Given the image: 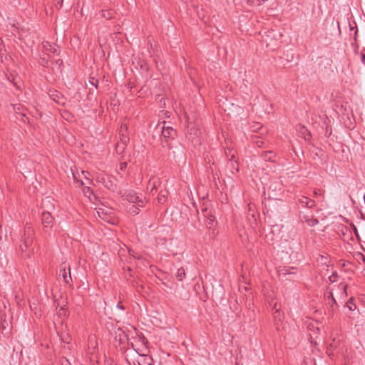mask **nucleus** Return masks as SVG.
<instances>
[{
    "label": "nucleus",
    "mask_w": 365,
    "mask_h": 365,
    "mask_svg": "<svg viewBox=\"0 0 365 365\" xmlns=\"http://www.w3.org/2000/svg\"><path fill=\"white\" fill-rule=\"evenodd\" d=\"M34 230L32 227L26 224L24 227V235L21 239V243L19 245V249L22 253L25 254L26 257H29L34 252L33 242H34Z\"/></svg>",
    "instance_id": "1"
},
{
    "label": "nucleus",
    "mask_w": 365,
    "mask_h": 365,
    "mask_svg": "<svg viewBox=\"0 0 365 365\" xmlns=\"http://www.w3.org/2000/svg\"><path fill=\"white\" fill-rule=\"evenodd\" d=\"M202 212H207L205 215V225L206 227L209 230V235L210 237L214 238L218 234V231L217 230V222L215 220V217L212 215L211 211L207 212V209L202 210Z\"/></svg>",
    "instance_id": "2"
},
{
    "label": "nucleus",
    "mask_w": 365,
    "mask_h": 365,
    "mask_svg": "<svg viewBox=\"0 0 365 365\" xmlns=\"http://www.w3.org/2000/svg\"><path fill=\"white\" fill-rule=\"evenodd\" d=\"M125 200L129 202L136 205L138 207H143L147 202L146 198L143 195H138L133 191L128 192L125 196Z\"/></svg>",
    "instance_id": "3"
},
{
    "label": "nucleus",
    "mask_w": 365,
    "mask_h": 365,
    "mask_svg": "<svg viewBox=\"0 0 365 365\" xmlns=\"http://www.w3.org/2000/svg\"><path fill=\"white\" fill-rule=\"evenodd\" d=\"M59 276L61 277L63 281L67 284L71 281L70 267L65 262H63L60 265Z\"/></svg>",
    "instance_id": "4"
},
{
    "label": "nucleus",
    "mask_w": 365,
    "mask_h": 365,
    "mask_svg": "<svg viewBox=\"0 0 365 365\" xmlns=\"http://www.w3.org/2000/svg\"><path fill=\"white\" fill-rule=\"evenodd\" d=\"M199 130L192 127L189 128L187 133V138L193 143V144H200V138L199 137Z\"/></svg>",
    "instance_id": "5"
},
{
    "label": "nucleus",
    "mask_w": 365,
    "mask_h": 365,
    "mask_svg": "<svg viewBox=\"0 0 365 365\" xmlns=\"http://www.w3.org/2000/svg\"><path fill=\"white\" fill-rule=\"evenodd\" d=\"M42 224L44 227H51L53 224V217L48 212L43 211L41 215Z\"/></svg>",
    "instance_id": "6"
},
{
    "label": "nucleus",
    "mask_w": 365,
    "mask_h": 365,
    "mask_svg": "<svg viewBox=\"0 0 365 365\" xmlns=\"http://www.w3.org/2000/svg\"><path fill=\"white\" fill-rule=\"evenodd\" d=\"M164 125L162 127V135L165 138H174L176 135V131L171 126H165V122L163 123Z\"/></svg>",
    "instance_id": "7"
},
{
    "label": "nucleus",
    "mask_w": 365,
    "mask_h": 365,
    "mask_svg": "<svg viewBox=\"0 0 365 365\" xmlns=\"http://www.w3.org/2000/svg\"><path fill=\"white\" fill-rule=\"evenodd\" d=\"M298 201L302 205V206L306 207L307 208H312L316 205L314 200L306 196H301L298 199Z\"/></svg>",
    "instance_id": "8"
},
{
    "label": "nucleus",
    "mask_w": 365,
    "mask_h": 365,
    "mask_svg": "<svg viewBox=\"0 0 365 365\" xmlns=\"http://www.w3.org/2000/svg\"><path fill=\"white\" fill-rule=\"evenodd\" d=\"M262 157L265 161L274 162L276 155L272 151H265L262 153Z\"/></svg>",
    "instance_id": "9"
},
{
    "label": "nucleus",
    "mask_w": 365,
    "mask_h": 365,
    "mask_svg": "<svg viewBox=\"0 0 365 365\" xmlns=\"http://www.w3.org/2000/svg\"><path fill=\"white\" fill-rule=\"evenodd\" d=\"M302 220L307 222L311 227L315 226L319 222L318 220L312 216H304Z\"/></svg>",
    "instance_id": "10"
},
{
    "label": "nucleus",
    "mask_w": 365,
    "mask_h": 365,
    "mask_svg": "<svg viewBox=\"0 0 365 365\" xmlns=\"http://www.w3.org/2000/svg\"><path fill=\"white\" fill-rule=\"evenodd\" d=\"M114 14H115V11L111 9L102 10L101 11V17L104 18L107 20L113 19L114 16Z\"/></svg>",
    "instance_id": "11"
},
{
    "label": "nucleus",
    "mask_w": 365,
    "mask_h": 365,
    "mask_svg": "<svg viewBox=\"0 0 365 365\" xmlns=\"http://www.w3.org/2000/svg\"><path fill=\"white\" fill-rule=\"evenodd\" d=\"M97 213L99 217L103 219V220L106 222H109V216L107 211H105L103 208H98L97 210Z\"/></svg>",
    "instance_id": "12"
},
{
    "label": "nucleus",
    "mask_w": 365,
    "mask_h": 365,
    "mask_svg": "<svg viewBox=\"0 0 365 365\" xmlns=\"http://www.w3.org/2000/svg\"><path fill=\"white\" fill-rule=\"evenodd\" d=\"M167 195V190H160L158 197V202L160 204H163L166 200Z\"/></svg>",
    "instance_id": "13"
},
{
    "label": "nucleus",
    "mask_w": 365,
    "mask_h": 365,
    "mask_svg": "<svg viewBox=\"0 0 365 365\" xmlns=\"http://www.w3.org/2000/svg\"><path fill=\"white\" fill-rule=\"evenodd\" d=\"M104 185L108 190L112 191H115L117 188L116 184L113 183V182L110 180V177L107 178L106 182H105Z\"/></svg>",
    "instance_id": "14"
},
{
    "label": "nucleus",
    "mask_w": 365,
    "mask_h": 365,
    "mask_svg": "<svg viewBox=\"0 0 365 365\" xmlns=\"http://www.w3.org/2000/svg\"><path fill=\"white\" fill-rule=\"evenodd\" d=\"M43 46L46 51L52 52L53 53H57V49L54 46L51 45L48 41L43 42Z\"/></svg>",
    "instance_id": "15"
},
{
    "label": "nucleus",
    "mask_w": 365,
    "mask_h": 365,
    "mask_svg": "<svg viewBox=\"0 0 365 365\" xmlns=\"http://www.w3.org/2000/svg\"><path fill=\"white\" fill-rule=\"evenodd\" d=\"M147 190H150V192H153L157 190V181L150 179L148 182Z\"/></svg>",
    "instance_id": "16"
},
{
    "label": "nucleus",
    "mask_w": 365,
    "mask_h": 365,
    "mask_svg": "<svg viewBox=\"0 0 365 365\" xmlns=\"http://www.w3.org/2000/svg\"><path fill=\"white\" fill-rule=\"evenodd\" d=\"M185 277V272L184 268L180 267L177 270L176 273V278L179 281H182L183 279Z\"/></svg>",
    "instance_id": "17"
},
{
    "label": "nucleus",
    "mask_w": 365,
    "mask_h": 365,
    "mask_svg": "<svg viewBox=\"0 0 365 365\" xmlns=\"http://www.w3.org/2000/svg\"><path fill=\"white\" fill-rule=\"evenodd\" d=\"M301 133L303 135V138L306 141L310 140L311 134L305 127L302 128Z\"/></svg>",
    "instance_id": "18"
},
{
    "label": "nucleus",
    "mask_w": 365,
    "mask_h": 365,
    "mask_svg": "<svg viewBox=\"0 0 365 365\" xmlns=\"http://www.w3.org/2000/svg\"><path fill=\"white\" fill-rule=\"evenodd\" d=\"M140 207H138V205H132L130 207H129V212L133 215H135L139 213V209Z\"/></svg>",
    "instance_id": "19"
},
{
    "label": "nucleus",
    "mask_w": 365,
    "mask_h": 365,
    "mask_svg": "<svg viewBox=\"0 0 365 365\" xmlns=\"http://www.w3.org/2000/svg\"><path fill=\"white\" fill-rule=\"evenodd\" d=\"M353 300L354 299L351 297L350 298L347 303H346V307L347 308L350 310V311H354L355 310V309L356 308V304L353 302Z\"/></svg>",
    "instance_id": "20"
},
{
    "label": "nucleus",
    "mask_w": 365,
    "mask_h": 365,
    "mask_svg": "<svg viewBox=\"0 0 365 365\" xmlns=\"http://www.w3.org/2000/svg\"><path fill=\"white\" fill-rule=\"evenodd\" d=\"M97 344V342L95 340L94 338L93 337H89V347L88 349H90V346H93V350L91 351V354H94V352H96V346Z\"/></svg>",
    "instance_id": "21"
},
{
    "label": "nucleus",
    "mask_w": 365,
    "mask_h": 365,
    "mask_svg": "<svg viewBox=\"0 0 365 365\" xmlns=\"http://www.w3.org/2000/svg\"><path fill=\"white\" fill-rule=\"evenodd\" d=\"M225 154H226L227 158L229 159L230 163H232V162L236 161L235 159V153H232V150H228V152L226 151Z\"/></svg>",
    "instance_id": "22"
},
{
    "label": "nucleus",
    "mask_w": 365,
    "mask_h": 365,
    "mask_svg": "<svg viewBox=\"0 0 365 365\" xmlns=\"http://www.w3.org/2000/svg\"><path fill=\"white\" fill-rule=\"evenodd\" d=\"M107 178H109V176L100 174L97 176V181L104 185L106 182Z\"/></svg>",
    "instance_id": "23"
},
{
    "label": "nucleus",
    "mask_w": 365,
    "mask_h": 365,
    "mask_svg": "<svg viewBox=\"0 0 365 365\" xmlns=\"http://www.w3.org/2000/svg\"><path fill=\"white\" fill-rule=\"evenodd\" d=\"M267 0H247V2L250 4H257V6L262 5L263 3L267 1Z\"/></svg>",
    "instance_id": "24"
},
{
    "label": "nucleus",
    "mask_w": 365,
    "mask_h": 365,
    "mask_svg": "<svg viewBox=\"0 0 365 365\" xmlns=\"http://www.w3.org/2000/svg\"><path fill=\"white\" fill-rule=\"evenodd\" d=\"M273 315H274V322H277V320H278L279 322H280L282 320V318H281V314H280V312L279 309H277L274 313H273Z\"/></svg>",
    "instance_id": "25"
},
{
    "label": "nucleus",
    "mask_w": 365,
    "mask_h": 365,
    "mask_svg": "<svg viewBox=\"0 0 365 365\" xmlns=\"http://www.w3.org/2000/svg\"><path fill=\"white\" fill-rule=\"evenodd\" d=\"M120 140L123 144H126L129 141V138L125 133H121Z\"/></svg>",
    "instance_id": "26"
},
{
    "label": "nucleus",
    "mask_w": 365,
    "mask_h": 365,
    "mask_svg": "<svg viewBox=\"0 0 365 365\" xmlns=\"http://www.w3.org/2000/svg\"><path fill=\"white\" fill-rule=\"evenodd\" d=\"M326 294H327V297L328 299L331 298L333 304H336V301L335 298L334 297L333 293L331 292H329Z\"/></svg>",
    "instance_id": "27"
},
{
    "label": "nucleus",
    "mask_w": 365,
    "mask_h": 365,
    "mask_svg": "<svg viewBox=\"0 0 365 365\" xmlns=\"http://www.w3.org/2000/svg\"><path fill=\"white\" fill-rule=\"evenodd\" d=\"M231 166H232V173L234 172V170L236 172L238 171V164H237V161L232 162V163H231Z\"/></svg>",
    "instance_id": "28"
},
{
    "label": "nucleus",
    "mask_w": 365,
    "mask_h": 365,
    "mask_svg": "<svg viewBox=\"0 0 365 365\" xmlns=\"http://www.w3.org/2000/svg\"><path fill=\"white\" fill-rule=\"evenodd\" d=\"M128 127L125 124H122L120 128V134L125 133L127 131Z\"/></svg>",
    "instance_id": "29"
},
{
    "label": "nucleus",
    "mask_w": 365,
    "mask_h": 365,
    "mask_svg": "<svg viewBox=\"0 0 365 365\" xmlns=\"http://www.w3.org/2000/svg\"><path fill=\"white\" fill-rule=\"evenodd\" d=\"M361 58L364 64H365V48H363L361 51Z\"/></svg>",
    "instance_id": "30"
},
{
    "label": "nucleus",
    "mask_w": 365,
    "mask_h": 365,
    "mask_svg": "<svg viewBox=\"0 0 365 365\" xmlns=\"http://www.w3.org/2000/svg\"><path fill=\"white\" fill-rule=\"evenodd\" d=\"M83 192L85 193L86 195H90V194H92V190L90 188V187H86L84 189H83Z\"/></svg>",
    "instance_id": "31"
},
{
    "label": "nucleus",
    "mask_w": 365,
    "mask_h": 365,
    "mask_svg": "<svg viewBox=\"0 0 365 365\" xmlns=\"http://www.w3.org/2000/svg\"><path fill=\"white\" fill-rule=\"evenodd\" d=\"M279 275H286V274H290L289 272H287V269L286 268H283V269H281L280 270H279Z\"/></svg>",
    "instance_id": "32"
},
{
    "label": "nucleus",
    "mask_w": 365,
    "mask_h": 365,
    "mask_svg": "<svg viewBox=\"0 0 365 365\" xmlns=\"http://www.w3.org/2000/svg\"><path fill=\"white\" fill-rule=\"evenodd\" d=\"M58 314L59 315H65L66 314L65 309L63 307H60V309L58 311Z\"/></svg>",
    "instance_id": "33"
},
{
    "label": "nucleus",
    "mask_w": 365,
    "mask_h": 365,
    "mask_svg": "<svg viewBox=\"0 0 365 365\" xmlns=\"http://www.w3.org/2000/svg\"><path fill=\"white\" fill-rule=\"evenodd\" d=\"M55 63H56V65H58V67H59V68H61V66L63 65V61H62V59H61V58H58V59H56V60L55 61Z\"/></svg>",
    "instance_id": "34"
},
{
    "label": "nucleus",
    "mask_w": 365,
    "mask_h": 365,
    "mask_svg": "<svg viewBox=\"0 0 365 365\" xmlns=\"http://www.w3.org/2000/svg\"><path fill=\"white\" fill-rule=\"evenodd\" d=\"M261 128V125L259 123H256L252 126L253 131H257Z\"/></svg>",
    "instance_id": "35"
},
{
    "label": "nucleus",
    "mask_w": 365,
    "mask_h": 365,
    "mask_svg": "<svg viewBox=\"0 0 365 365\" xmlns=\"http://www.w3.org/2000/svg\"><path fill=\"white\" fill-rule=\"evenodd\" d=\"M19 4L23 6L29 4L28 0H19Z\"/></svg>",
    "instance_id": "36"
},
{
    "label": "nucleus",
    "mask_w": 365,
    "mask_h": 365,
    "mask_svg": "<svg viewBox=\"0 0 365 365\" xmlns=\"http://www.w3.org/2000/svg\"><path fill=\"white\" fill-rule=\"evenodd\" d=\"M341 289H343V292L345 295H346V289H347V287H348V285L347 284H341Z\"/></svg>",
    "instance_id": "37"
},
{
    "label": "nucleus",
    "mask_w": 365,
    "mask_h": 365,
    "mask_svg": "<svg viewBox=\"0 0 365 365\" xmlns=\"http://www.w3.org/2000/svg\"><path fill=\"white\" fill-rule=\"evenodd\" d=\"M90 83L93 86H95L96 88H98V80H95L94 78H93V81H90Z\"/></svg>",
    "instance_id": "38"
},
{
    "label": "nucleus",
    "mask_w": 365,
    "mask_h": 365,
    "mask_svg": "<svg viewBox=\"0 0 365 365\" xmlns=\"http://www.w3.org/2000/svg\"><path fill=\"white\" fill-rule=\"evenodd\" d=\"M126 166H127V163H122L120 165V169L121 170H123L125 169Z\"/></svg>",
    "instance_id": "39"
},
{
    "label": "nucleus",
    "mask_w": 365,
    "mask_h": 365,
    "mask_svg": "<svg viewBox=\"0 0 365 365\" xmlns=\"http://www.w3.org/2000/svg\"><path fill=\"white\" fill-rule=\"evenodd\" d=\"M337 277L336 274H333L331 277H329V280L332 282H335V278Z\"/></svg>",
    "instance_id": "40"
},
{
    "label": "nucleus",
    "mask_w": 365,
    "mask_h": 365,
    "mask_svg": "<svg viewBox=\"0 0 365 365\" xmlns=\"http://www.w3.org/2000/svg\"><path fill=\"white\" fill-rule=\"evenodd\" d=\"M314 196H317V195H321V190H314Z\"/></svg>",
    "instance_id": "41"
},
{
    "label": "nucleus",
    "mask_w": 365,
    "mask_h": 365,
    "mask_svg": "<svg viewBox=\"0 0 365 365\" xmlns=\"http://www.w3.org/2000/svg\"><path fill=\"white\" fill-rule=\"evenodd\" d=\"M63 0H58L57 4L59 6V8H61L63 6Z\"/></svg>",
    "instance_id": "42"
},
{
    "label": "nucleus",
    "mask_w": 365,
    "mask_h": 365,
    "mask_svg": "<svg viewBox=\"0 0 365 365\" xmlns=\"http://www.w3.org/2000/svg\"><path fill=\"white\" fill-rule=\"evenodd\" d=\"M4 48V46L3 44L2 40L0 39V51H1Z\"/></svg>",
    "instance_id": "43"
},
{
    "label": "nucleus",
    "mask_w": 365,
    "mask_h": 365,
    "mask_svg": "<svg viewBox=\"0 0 365 365\" xmlns=\"http://www.w3.org/2000/svg\"><path fill=\"white\" fill-rule=\"evenodd\" d=\"M66 364H69L68 360H65V361H62L61 365H66Z\"/></svg>",
    "instance_id": "44"
},
{
    "label": "nucleus",
    "mask_w": 365,
    "mask_h": 365,
    "mask_svg": "<svg viewBox=\"0 0 365 365\" xmlns=\"http://www.w3.org/2000/svg\"><path fill=\"white\" fill-rule=\"evenodd\" d=\"M273 309H274V312H275L277 309H279H279L277 307V304H274V307H273Z\"/></svg>",
    "instance_id": "45"
},
{
    "label": "nucleus",
    "mask_w": 365,
    "mask_h": 365,
    "mask_svg": "<svg viewBox=\"0 0 365 365\" xmlns=\"http://www.w3.org/2000/svg\"><path fill=\"white\" fill-rule=\"evenodd\" d=\"M262 141H257V145L258 146H261V144H262Z\"/></svg>",
    "instance_id": "46"
},
{
    "label": "nucleus",
    "mask_w": 365,
    "mask_h": 365,
    "mask_svg": "<svg viewBox=\"0 0 365 365\" xmlns=\"http://www.w3.org/2000/svg\"><path fill=\"white\" fill-rule=\"evenodd\" d=\"M302 365H308V362L306 360H304Z\"/></svg>",
    "instance_id": "47"
},
{
    "label": "nucleus",
    "mask_w": 365,
    "mask_h": 365,
    "mask_svg": "<svg viewBox=\"0 0 365 365\" xmlns=\"http://www.w3.org/2000/svg\"><path fill=\"white\" fill-rule=\"evenodd\" d=\"M118 307H119L120 309H124L123 307H121V305H120L119 304H118Z\"/></svg>",
    "instance_id": "48"
}]
</instances>
